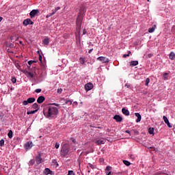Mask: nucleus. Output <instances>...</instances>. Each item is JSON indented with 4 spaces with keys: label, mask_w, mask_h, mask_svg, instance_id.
<instances>
[{
    "label": "nucleus",
    "mask_w": 175,
    "mask_h": 175,
    "mask_svg": "<svg viewBox=\"0 0 175 175\" xmlns=\"http://www.w3.org/2000/svg\"><path fill=\"white\" fill-rule=\"evenodd\" d=\"M122 113L124 116H129V114H130L129 110L126 109V108H125V107L122 109Z\"/></svg>",
    "instance_id": "nucleus-14"
},
{
    "label": "nucleus",
    "mask_w": 175,
    "mask_h": 175,
    "mask_svg": "<svg viewBox=\"0 0 175 175\" xmlns=\"http://www.w3.org/2000/svg\"><path fill=\"white\" fill-rule=\"evenodd\" d=\"M69 151H70V146L68 144H64L62 146V149L60 152L61 157H68L69 154Z\"/></svg>",
    "instance_id": "nucleus-2"
},
{
    "label": "nucleus",
    "mask_w": 175,
    "mask_h": 175,
    "mask_svg": "<svg viewBox=\"0 0 175 175\" xmlns=\"http://www.w3.org/2000/svg\"><path fill=\"white\" fill-rule=\"evenodd\" d=\"M10 49H12V47H14V44H13L12 43L10 44Z\"/></svg>",
    "instance_id": "nucleus-51"
},
{
    "label": "nucleus",
    "mask_w": 175,
    "mask_h": 175,
    "mask_svg": "<svg viewBox=\"0 0 175 175\" xmlns=\"http://www.w3.org/2000/svg\"><path fill=\"white\" fill-rule=\"evenodd\" d=\"M163 119L164 122L167 125L168 128H172V125L170 124V122H169V120L167 119V117L163 116Z\"/></svg>",
    "instance_id": "nucleus-11"
},
{
    "label": "nucleus",
    "mask_w": 175,
    "mask_h": 175,
    "mask_svg": "<svg viewBox=\"0 0 175 175\" xmlns=\"http://www.w3.org/2000/svg\"><path fill=\"white\" fill-rule=\"evenodd\" d=\"M33 62H33L32 60H30V61L28 62V64H29V66H31V65H32V64H33Z\"/></svg>",
    "instance_id": "nucleus-46"
},
{
    "label": "nucleus",
    "mask_w": 175,
    "mask_h": 175,
    "mask_svg": "<svg viewBox=\"0 0 175 175\" xmlns=\"http://www.w3.org/2000/svg\"><path fill=\"white\" fill-rule=\"evenodd\" d=\"M72 174H73V170H70V171H68V173L67 175H72Z\"/></svg>",
    "instance_id": "nucleus-44"
},
{
    "label": "nucleus",
    "mask_w": 175,
    "mask_h": 175,
    "mask_svg": "<svg viewBox=\"0 0 175 175\" xmlns=\"http://www.w3.org/2000/svg\"><path fill=\"white\" fill-rule=\"evenodd\" d=\"M106 143V140L105 139H98L96 142V144L100 146V144H105Z\"/></svg>",
    "instance_id": "nucleus-17"
},
{
    "label": "nucleus",
    "mask_w": 175,
    "mask_h": 175,
    "mask_svg": "<svg viewBox=\"0 0 175 175\" xmlns=\"http://www.w3.org/2000/svg\"><path fill=\"white\" fill-rule=\"evenodd\" d=\"M148 2H150V0H148Z\"/></svg>",
    "instance_id": "nucleus-60"
},
{
    "label": "nucleus",
    "mask_w": 175,
    "mask_h": 175,
    "mask_svg": "<svg viewBox=\"0 0 175 175\" xmlns=\"http://www.w3.org/2000/svg\"><path fill=\"white\" fill-rule=\"evenodd\" d=\"M79 61L82 65H84V64H85V60L83 57H80Z\"/></svg>",
    "instance_id": "nucleus-30"
},
{
    "label": "nucleus",
    "mask_w": 175,
    "mask_h": 175,
    "mask_svg": "<svg viewBox=\"0 0 175 175\" xmlns=\"http://www.w3.org/2000/svg\"><path fill=\"white\" fill-rule=\"evenodd\" d=\"M52 16H54V13L51 12L46 15V18H49L51 17Z\"/></svg>",
    "instance_id": "nucleus-37"
},
{
    "label": "nucleus",
    "mask_w": 175,
    "mask_h": 175,
    "mask_svg": "<svg viewBox=\"0 0 175 175\" xmlns=\"http://www.w3.org/2000/svg\"><path fill=\"white\" fill-rule=\"evenodd\" d=\"M44 173L46 175H49V174L52 175L53 174V171L50 170V168H45V170H44Z\"/></svg>",
    "instance_id": "nucleus-16"
},
{
    "label": "nucleus",
    "mask_w": 175,
    "mask_h": 175,
    "mask_svg": "<svg viewBox=\"0 0 175 175\" xmlns=\"http://www.w3.org/2000/svg\"><path fill=\"white\" fill-rule=\"evenodd\" d=\"M43 114L48 120H55L59 114V111L56 107L48 105L44 108Z\"/></svg>",
    "instance_id": "nucleus-1"
},
{
    "label": "nucleus",
    "mask_w": 175,
    "mask_h": 175,
    "mask_svg": "<svg viewBox=\"0 0 175 175\" xmlns=\"http://www.w3.org/2000/svg\"><path fill=\"white\" fill-rule=\"evenodd\" d=\"M3 146H5V140L1 139L0 141V147H3Z\"/></svg>",
    "instance_id": "nucleus-32"
},
{
    "label": "nucleus",
    "mask_w": 175,
    "mask_h": 175,
    "mask_svg": "<svg viewBox=\"0 0 175 175\" xmlns=\"http://www.w3.org/2000/svg\"><path fill=\"white\" fill-rule=\"evenodd\" d=\"M125 133H126L131 134V131H129V130H126V131H125Z\"/></svg>",
    "instance_id": "nucleus-53"
},
{
    "label": "nucleus",
    "mask_w": 175,
    "mask_h": 175,
    "mask_svg": "<svg viewBox=\"0 0 175 175\" xmlns=\"http://www.w3.org/2000/svg\"><path fill=\"white\" fill-rule=\"evenodd\" d=\"M55 148H57V149L59 148V143L56 142L55 145Z\"/></svg>",
    "instance_id": "nucleus-40"
},
{
    "label": "nucleus",
    "mask_w": 175,
    "mask_h": 175,
    "mask_svg": "<svg viewBox=\"0 0 175 175\" xmlns=\"http://www.w3.org/2000/svg\"><path fill=\"white\" fill-rule=\"evenodd\" d=\"M131 51H128V54L123 55V58H126V57H129V54H131Z\"/></svg>",
    "instance_id": "nucleus-34"
},
{
    "label": "nucleus",
    "mask_w": 175,
    "mask_h": 175,
    "mask_svg": "<svg viewBox=\"0 0 175 175\" xmlns=\"http://www.w3.org/2000/svg\"><path fill=\"white\" fill-rule=\"evenodd\" d=\"M167 75H169L167 72H165L163 74V79H164V80H167Z\"/></svg>",
    "instance_id": "nucleus-35"
},
{
    "label": "nucleus",
    "mask_w": 175,
    "mask_h": 175,
    "mask_svg": "<svg viewBox=\"0 0 175 175\" xmlns=\"http://www.w3.org/2000/svg\"><path fill=\"white\" fill-rule=\"evenodd\" d=\"M42 55H39V62H42Z\"/></svg>",
    "instance_id": "nucleus-48"
},
{
    "label": "nucleus",
    "mask_w": 175,
    "mask_h": 175,
    "mask_svg": "<svg viewBox=\"0 0 175 175\" xmlns=\"http://www.w3.org/2000/svg\"><path fill=\"white\" fill-rule=\"evenodd\" d=\"M97 60L98 61H100L101 62H103V64H107L108 62H109V59L103 57V56H100V57H98L97 58Z\"/></svg>",
    "instance_id": "nucleus-7"
},
{
    "label": "nucleus",
    "mask_w": 175,
    "mask_h": 175,
    "mask_svg": "<svg viewBox=\"0 0 175 175\" xmlns=\"http://www.w3.org/2000/svg\"><path fill=\"white\" fill-rule=\"evenodd\" d=\"M16 66L17 69H18V70H20L21 66L20 65H18V64H17L16 65Z\"/></svg>",
    "instance_id": "nucleus-47"
},
{
    "label": "nucleus",
    "mask_w": 175,
    "mask_h": 175,
    "mask_svg": "<svg viewBox=\"0 0 175 175\" xmlns=\"http://www.w3.org/2000/svg\"><path fill=\"white\" fill-rule=\"evenodd\" d=\"M44 100H46V98H44V96H39L38 98V99H37V103H43V101Z\"/></svg>",
    "instance_id": "nucleus-13"
},
{
    "label": "nucleus",
    "mask_w": 175,
    "mask_h": 175,
    "mask_svg": "<svg viewBox=\"0 0 175 175\" xmlns=\"http://www.w3.org/2000/svg\"><path fill=\"white\" fill-rule=\"evenodd\" d=\"M40 13V11L39 10H33L30 12L29 16L31 18H35L36 16H38Z\"/></svg>",
    "instance_id": "nucleus-3"
},
{
    "label": "nucleus",
    "mask_w": 175,
    "mask_h": 175,
    "mask_svg": "<svg viewBox=\"0 0 175 175\" xmlns=\"http://www.w3.org/2000/svg\"><path fill=\"white\" fill-rule=\"evenodd\" d=\"M20 44H23V41L19 42Z\"/></svg>",
    "instance_id": "nucleus-58"
},
{
    "label": "nucleus",
    "mask_w": 175,
    "mask_h": 175,
    "mask_svg": "<svg viewBox=\"0 0 175 175\" xmlns=\"http://www.w3.org/2000/svg\"><path fill=\"white\" fill-rule=\"evenodd\" d=\"M31 107H32V109L37 110V111L39 110V105H38V103L33 104Z\"/></svg>",
    "instance_id": "nucleus-23"
},
{
    "label": "nucleus",
    "mask_w": 175,
    "mask_h": 175,
    "mask_svg": "<svg viewBox=\"0 0 175 175\" xmlns=\"http://www.w3.org/2000/svg\"><path fill=\"white\" fill-rule=\"evenodd\" d=\"M53 163H55V164L58 165V163H57V161H55V160L53 161Z\"/></svg>",
    "instance_id": "nucleus-54"
},
{
    "label": "nucleus",
    "mask_w": 175,
    "mask_h": 175,
    "mask_svg": "<svg viewBox=\"0 0 175 175\" xmlns=\"http://www.w3.org/2000/svg\"><path fill=\"white\" fill-rule=\"evenodd\" d=\"M137 65H139L138 61H131L130 62V66H137Z\"/></svg>",
    "instance_id": "nucleus-19"
},
{
    "label": "nucleus",
    "mask_w": 175,
    "mask_h": 175,
    "mask_svg": "<svg viewBox=\"0 0 175 175\" xmlns=\"http://www.w3.org/2000/svg\"><path fill=\"white\" fill-rule=\"evenodd\" d=\"M23 25L25 27H27V25H33V22L31 19L27 18L23 21Z\"/></svg>",
    "instance_id": "nucleus-5"
},
{
    "label": "nucleus",
    "mask_w": 175,
    "mask_h": 175,
    "mask_svg": "<svg viewBox=\"0 0 175 175\" xmlns=\"http://www.w3.org/2000/svg\"><path fill=\"white\" fill-rule=\"evenodd\" d=\"M148 133H150V135H154V128L150 127L148 129Z\"/></svg>",
    "instance_id": "nucleus-26"
},
{
    "label": "nucleus",
    "mask_w": 175,
    "mask_h": 175,
    "mask_svg": "<svg viewBox=\"0 0 175 175\" xmlns=\"http://www.w3.org/2000/svg\"><path fill=\"white\" fill-rule=\"evenodd\" d=\"M111 167L110 166H107L106 169H105V172L107 175H111Z\"/></svg>",
    "instance_id": "nucleus-18"
},
{
    "label": "nucleus",
    "mask_w": 175,
    "mask_h": 175,
    "mask_svg": "<svg viewBox=\"0 0 175 175\" xmlns=\"http://www.w3.org/2000/svg\"><path fill=\"white\" fill-rule=\"evenodd\" d=\"M35 113H38V109L34 111H30V114H35Z\"/></svg>",
    "instance_id": "nucleus-43"
},
{
    "label": "nucleus",
    "mask_w": 175,
    "mask_h": 175,
    "mask_svg": "<svg viewBox=\"0 0 175 175\" xmlns=\"http://www.w3.org/2000/svg\"><path fill=\"white\" fill-rule=\"evenodd\" d=\"M124 87H126V88H131V85L129 83H126Z\"/></svg>",
    "instance_id": "nucleus-45"
},
{
    "label": "nucleus",
    "mask_w": 175,
    "mask_h": 175,
    "mask_svg": "<svg viewBox=\"0 0 175 175\" xmlns=\"http://www.w3.org/2000/svg\"><path fill=\"white\" fill-rule=\"evenodd\" d=\"M8 53H13V52L9 51V49H8Z\"/></svg>",
    "instance_id": "nucleus-59"
},
{
    "label": "nucleus",
    "mask_w": 175,
    "mask_h": 175,
    "mask_svg": "<svg viewBox=\"0 0 175 175\" xmlns=\"http://www.w3.org/2000/svg\"><path fill=\"white\" fill-rule=\"evenodd\" d=\"M71 142H72V143H76V139L75 138L72 137Z\"/></svg>",
    "instance_id": "nucleus-50"
},
{
    "label": "nucleus",
    "mask_w": 175,
    "mask_h": 175,
    "mask_svg": "<svg viewBox=\"0 0 175 175\" xmlns=\"http://www.w3.org/2000/svg\"><path fill=\"white\" fill-rule=\"evenodd\" d=\"M86 33H87V30H85V29H84L83 31V35H86Z\"/></svg>",
    "instance_id": "nucleus-49"
},
{
    "label": "nucleus",
    "mask_w": 175,
    "mask_h": 175,
    "mask_svg": "<svg viewBox=\"0 0 175 175\" xmlns=\"http://www.w3.org/2000/svg\"><path fill=\"white\" fill-rule=\"evenodd\" d=\"M36 161L37 165H40V163H42V157L40 156V154H39L36 157Z\"/></svg>",
    "instance_id": "nucleus-12"
},
{
    "label": "nucleus",
    "mask_w": 175,
    "mask_h": 175,
    "mask_svg": "<svg viewBox=\"0 0 175 175\" xmlns=\"http://www.w3.org/2000/svg\"><path fill=\"white\" fill-rule=\"evenodd\" d=\"M25 75L27 77H30L31 79L33 78V74H32L31 72L26 71Z\"/></svg>",
    "instance_id": "nucleus-22"
},
{
    "label": "nucleus",
    "mask_w": 175,
    "mask_h": 175,
    "mask_svg": "<svg viewBox=\"0 0 175 175\" xmlns=\"http://www.w3.org/2000/svg\"><path fill=\"white\" fill-rule=\"evenodd\" d=\"M59 9H61V7L55 8V10H52V13H53V14H54L56 12H58V10H59Z\"/></svg>",
    "instance_id": "nucleus-29"
},
{
    "label": "nucleus",
    "mask_w": 175,
    "mask_h": 175,
    "mask_svg": "<svg viewBox=\"0 0 175 175\" xmlns=\"http://www.w3.org/2000/svg\"><path fill=\"white\" fill-rule=\"evenodd\" d=\"M59 9H61V7L55 8V10H52V13H53V14H54L56 12H58V10H59Z\"/></svg>",
    "instance_id": "nucleus-28"
},
{
    "label": "nucleus",
    "mask_w": 175,
    "mask_h": 175,
    "mask_svg": "<svg viewBox=\"0 0 175 175\" xmlns=\"http://www.w3.org/2000/svg\"><path fill=\"white\" fill-rule=\"evenodd\" d=\"M68 103H69V105H72V100H66V105H68Z\"/></svg>",
    "instance_id": "nucleus-41"
},
{
    "label": "nucleus",
    "mask_w": 175,
    "mask_h": 175,
    "mask_svg": "<svg viewBox=\"0 0 175 175\" xmlns=\"http://www.w3.org/2000/svg\"><path fill=\"white\" fill-rule=\"evenodd\" d=\"M12 81L13 83V84H16V82L17 81V79H16V78L12 77Z\"/></svg>",
    "instance_id": "nucleus-38"
},
{
    "label": "nucleus",
    "mask_w": 175,
    "mask_h": 175,
    "mask_svg": "<svg viewBox=\"0 0 175 175\" xmlns=\"http://www.w3.org/2000/svg\"><path fill=\"white\" fill-rule=\"evenodd\" d=\"M57 94H62V88L57 89Z\"/></svg>",
    "instance_id": "nucleus-42"
},
{
    "label": "nucleus",
    "mask_w": 175,
    "mask_h": 175,
    "mask_svg": "<svg viewBox=\"0 0 175 175\" xmlns=\"http://www.w3.org/2000/svg\"><path fill=\"white\" fill-rule=\"evenodd\" d=\"M151 56H152L151 54H149V55H148L149 58H151Z\"/></svg>",
    "instance_id": "nucleus-57"
},
{
    "label": "nucleus",
    "mask_w": 175,
    "mask_h": 175,
    "mask_svg": "<svg viewBox=\"0 0 175 175\" xmlns=\"http://www.w3.org/2000/svg\"><path fill=\"white\" fill-rule=\"evenodd\" d=\"M94 88V84L92 83H88L87 84L85 85V91H91Z\"/></svg>",
    "instance_id": "nucleus-8"
},
{
    "label": "nucleus",
    "mask_w": 175,
    "mask_h": 175,
    "mask_svg": "<svg viewBox=\"0 0 175 175\" xmlns=\"http://www.w3.org/2000/svg\"><path fill=\"white\" fill-rule=\"evenodd\" d=\"M35 98L33 97H31V98H29L27 100H24L23 102V105L24 106H27V105H28V103H33V102H35Z\"/></svg>",
    "instance_id": "nucleus-4"
},
{
    "label": "nucleus",
    "mask_w": 175,
    "mask_h": 175,
    "mask_svg": "<svg viewBox=\"0 0 175 175\" xmlns=\"http://www.w3.org/2000/svg\"><path fill=\"white\" fill-rule=\"evenodd\" d=\"M94 50V49H91L89 51H88V53H89V54H91V53H92V51Z\"/></svg>",
    "instance_id": "nucleus-52"
},
{
    "label": "nucleus",
    "mask_w": 175,
    "mask_h": 175,
    "mask_svg": "<svg viewBox=\"0 0 175 175\" xmlns=\"http://www.w3.org/2000/svg\"><path fill=\"white\" fill-rule=\"evenodd\" d=\"M135 116L137 119L136 120V122H140L142 121V116L139 113H135Z\"/></svg>",
    "instance_id": "nucleus-15"
},
{
    "label": "nucleus",
    "mask_w": 175,
    "mask_h": 175,
    "mask_svg": "<svg viewBox=\"0 0 175 175\" xmlns=\"http://www.w3.org/2000/svg\"><path fill=\"white\" fill-rule=\"evenodd\" d=\"M33 146V144H32V142H27L26 144H25V148L26 150H31Z\"/></svg>",
    "instance_id": "nucleus-9"
},
{
    "label": "nucleus",
    "mask_w": 175,
    "mask_h": 175,
    "mask_svg": "<svg viewBox=\"0 0 175 175\" xmlns=\"http://www.w3.org/2000/svg\"><path fill=\"white\" fill-rule=\"evenodd\" d=\"M8 136L10 139H12V137H13V131L12 130L9 131Z\"/></svg>",
    "instance_id": "nucleus-25"
},
{
    "label": "nucleus",
    "mask_w": 175,
    "mask_h": 175,
    "mask_svg": "<svg viewBox=\"0 0 175 175\" xmlns=\"http://www.w3.org/2000/svg\"><path fill=\"white\" fill-rule=\"evenodd\" d=\"M42 43H44V44H45L46 46H48L49 43H50V40L49 39V38H46L43 40Z\"/></svg>",
    "instance_id": "nucleus-21"
},
{
    "label": "nucleus",
    "mask_w": 175,
    "mask_h": 175,
    "mask_svg": "<svg viewBox=\"0 0 175 175\" xmlns=\"http://www.w3.org/2000/svg\"><path fill=\"white\" fill-rule=\"evenodd\" d=\"M157 28V25H153L152 27H150L148 29V32L149 33H152V32H154V31H155V29Z\"/></svg>",
    "instance_id": "nucleus-20"
},
{
    "label": "nucleus",
    "mask_w": 175,
    "mask_h": 175,
    "mask_svg": "<svg viewBox=\"0 0 175 175\" xmlns=\"http://www.w3.org/2000/svg\"><path fill=\"white\" fill-rule=\"evenodd\" d=\"M169 57H170V59H172L173 61V59H174V58H175L174 52H171L169 55Z\"/></svg>",
    "instance_id": "nucleus-24"
},
{
    "label": "nucleus",
    "mask_w": 175,
    "mask_h": 175,
    "mask_svg": "<svg viewBox=\"0 0 175 175\" xmlns=\"http://www.w3.org/2000/svg\"><path fill=\"white\" fill-rule=\"evenodd\" d=\"M2 20H3V18L0 16V23H1V21H2Z\"/></svg>",
    "instance_id": "nucleus-56"
},
{
    "label": "nucleus",
    "mask_w": 175,
    "mask_h": 175,
    "mask_svg": "<svg viewBox=\"0 0 175 175\" xmlns=\"http://www.w3.org/2000/svg\"><path fill=\"white\" fill-rule=\"evenodd\" d=\"M35 92H36V94H39V93L42 92V89H36L35 90Z\"/></svg>",
    "instance_id": "nucleus-39"
},
{
    "label": "nucleus",
    "mask_w": 175,
    "mask_h": 175,
    "mask_svg": "<svg viewBox=\"0 0 175 175\" xmlns=\"http://www.w3.org/2000/svg\"><path fill=\"white\" fill-rule=\"evenodd\" d=\"M113 120H115L116 122H122V117H121L120 115H115L113 116Z\"/></svg>",
    "instance_id": "nucleus-10"
},
{
    "label": "nucleus",
    "mask_w": 175,
    "mask_h": 175,
    "mask_svg": "<svg viewBox=\"0 0 175 175\" xmlns=\"http://www.w3.org/2000/svg\"><path fill=\"white\" fill-rule=\"evenodd\" d=\"M150 83V78H147L146 80V83L145 85L146 86H148V84Z\"/></svg>",
    "instance_id": "nucleus-36"
},
{
    "label": "nucleus",
    "mask_w": 175,
    "mask_h": 175,
    "mask_svg": "<svg viewBox=\"0 0 175 175\" xmlns=\"http://www.w3.org/2000/svg\"><path fill=\"white\" fill-rule=\"evenodd\" d=\"M83 20V16H81V15H78L77 18V27H79V28H81V21Z\"/></svg>",
    "instance_id": "nucleus-6"
},
{
    "label": "nucleus",
    "mask_w": 175,
    "mask_h": 175,
    "mask_svg": "<svg viewBox=\"0 0 175 175\" xmlns=\"http://www.w3.org/2000/svg\"><path fill=\"white\" fill-rule=\"evenodd\" d=\"M123 163H124V165H126V166H130L131 165V162H129L126 160H124Z\"/></svg>",
    "instance_id": "nucleus-27"
},
{
    "label": "nucleus",
    "mask_w": 175,
    "mask_h": 175,
    "mask_svg": "<svg viewBox=\"0 0 175 175\" xmlns=\"http://www.w3.org/2000/svg\"><path fill=\"white\" fill-rule=\"evenodd\" d=\"M174 130H175V127H174Z\"/></svg>",
    "instance_id": "nucleus-61"
},
{
    "label": "nucleus",
    "mask_w": 175,
    "mask_h": 175,
    "mask_svg": "<svg viewBox=\"0 0 175 175\" xmlns=\"http://www.w3.org/2000/svg\"><path fill=\"white\" fill-rule=\"evenodd\" d=\"M27 114L28 116H29V114H31V111H27Z\"/></svg>",
    "instance_id": "nucleus-55"
},
{
    "label": "nucleus",
    "mask_w": 175,
    "mask_h": 175,
    "mask_svg": "<svg viewBox=\"0 0 175 175\" xmlns=\"http://www.w3.org/2000/svg\"><path fill=\"white\" fill-rule=\"evenodd\" d=\"M34 164H35V160L31 159L29 161V165H31V166H33Z\"/></svg>",
    "instance_id": "nucleus-33"
},
{
    "label": "nucleus",
    "mask_w": 175,
    "mask_h": 175,
    "mask_svg": "<svg viewBox=\"0 0 175 175\" xmlns=\"http://www.w3.org/2000/svg\"><path fill=\"white\" fill-rule=\"evenodd\" d=\"M49 106H56V107H59V104L58 103H51V104H49Z\"/></svg>",
    "instance_id": "nucleus-31"
}]
</instances>
